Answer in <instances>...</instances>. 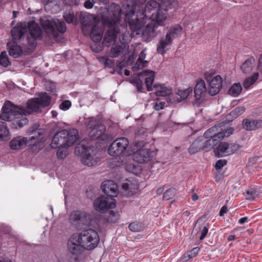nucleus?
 <instances>
[{"mask_svg": "<svg viewBox=\"0 0 262 262\" xmlns=\"http://www.w3.org/2000/svg\"><path fill=\"white\" fill-rule=\"evenodd\" d=\"M29 31L27 34L25 42L23 43L25 49L28 51L32 52L36 47L37 40H40L42 38V32L41 28L35 21L29 22L27 24L25 22H20L12 28L11 31L12 38L15 41H18L24 39L26 33Z\"/></svg>", "mask_w": 262, "mask_h": 262, "instance_id": "obj_4", "label": "nucleus"}, {"mask_svg": "<svg viewBox=\"0 0 262 262\" xmlns=\"http://www.w3.org/2000/svg\"><path fill=\"white\" fill-rule=\"evenodd\" d=\"M247 220H248L247 217H244L241 218L238 220V223L241 224H243L245 223Z\"/></svg>", "mask_w": 262, "mask_h": 262, "instance_id": "obj_64", "label": "nucleus"}, {"mask_svg": "<svg viewBox=\"0 0 262 262\" xmlns=\"http://www.w3.org/2000/svg\"><path fill=\"white\" fill-rule=\"evenodd\" d=\"M239 148V145L236 143H231L225 142H221L218 146L214 149L215 155L218 157L229 156L233 154Z\"/></svg>", "mask_w": 262, "mask_h": 262, "instance_id": "obj_15", "label": "nucleus"}, {"mask_svg": "<svg viewBox=\"0 0 262 262\" xmlns=\"http://www.w3.org/2000/svg\"><path fill=\"white\" fill-rule=\"evenodd\" d=\"M95 3H93V2H91L90 1H86L84 4V6L86 9H91L93 7V4Z\"/></svg>", "mask_w": 262, "mask_h": 262, "instance_id": "obj_58", "label": "nucleus"}, {"mask_svg": "<svg viewBox=\"0 0 262 262\" xmlns=\"http://www.w3.org/2000/svg\"><path fill=\"white\" fill-rule=\"evenodd\" d=\"M227 161L225 160H218L215 165V168L216 169H221L224 166L226 165Z\"/></svg>", "mask_w": 262, "mask_h": 262, "instance_id": "obj_49", "label": "nucleus"}, {"mask_svg": "<svg viewBox=\"0 0 262 262\" xmlns=\"http://www.w3.org/2000/svg\"><path fill=\"white\" fill-rule=\"evenodd\" d=\"M164 105H165V102H154L153 103V107L155 108V110L156 111H159L160 110L163 109L164 107Z\"/></svg>", "mask_w": 262, "mask_h": 262, "instance_id": "obj_51", "label": "nucleus"}, {"mask_svg": "<svg viewBox=\"0 0 262 262\" xmlns=\"http://www.w3.org/2000/svg\"><path fill=\"white\" fill-rule=\"evenodd\" d=\"M66 5H71L74 4L75 0H62Z\"/></svg>", "mask_w": 262, "mask_h": 262, "instance_id": "obj_62", "label": "nucleus"}, {"mask_svg": "<svg viewBox=\"0 0 262 262\" xmlns=\"http://www.w3.org/2000/svg\"><path fill=\"white\" fill-rule=\"evenodd\" d=\"M223 132V131H222ZM233 132V129L232 128H230L229 129H228L226 132H224V133H225V135H227V136H230L231 134H232Z\"/></svg>", "mask_w": 262, "mask_h": 262, "instance_id": "obj_63", "label": "nucleus"}, {"mask_svg": "<svg viewBox=\"0 0 262 262\" xmlns=\"http://www.w3.org/2000/svg\"><path fill=\"white\" fill-rule=\"evenodd\" d=\"M153 152L149 149H142L137 151L134 155V160L140 163H146L149 161L152 157Z\"/></svg>", "mask_w": 262, "mask_h": 262, "instance_id": "obj_20", "label": "nucleus"}, {"mask_svg": "<svg viewBox=\"0 0 262 262\" xmlns=\"http://www.w3.org/2000/svg\"><path fill=\"white\" fill-rule=\"evenodd\" d=\"M93 3L106 4L108 0H92Z\"/></svg>", "mask_w": 262, "mask_h": 262, "instance_id": "obj_61", "label": "nucleus"}, {"mask_svg": "<svg viewBox=\"0 0 262 262\" xmlns=\"http://www.w3.org/2000/svg\"><path fill=\"white\" fill-rule=\"evenodd\" d=\"M199 251V248L198 247L193 248L188 254V258H187L186 260H187L188 259L195 256V255L198 253Z\"/></svg>", "mask_w": 262, "mask_h": 262, "instance_id": "obj_50", "label": "nucleus"}, {"mask_svg": "<svg viewBox=\"0 0 262 262\" xmlns=\"http://www.w3.org/2000/svg\"><path fill=\"white\" fill-rule=\"evenodd\" d=\"M227 207L226 206H223L220 211V215L221 216H223L224 215L225 213H226L227 211Z\"/></svg>", "mask_w": 262, "mask_h": 262, "instance_id": "obj_60", "label": "nucleus"}, {"mask_svg": "<svg viewBox=\"0 0 262 262\" xmlns=\"http://www.w3.org/2000/svg\"><path fill=\"white\" fill-rule=\"evenodd\" d=\"M10 138V135L5 122L0 121V140L7 141Z\"/></svg>", "mask_w": 262, "mask_h": 262, "instance_id": "obj_31", "label": "nucleus"}, {"mask_svg": "<svg viewBox=\"0 0 262 262\" xmlns=\"http://www.w3.org/2000/svg\"><path fill=\"white\" fill-rule=\"evenodd\" d=\"M255 63V60L254 58L251 56L247 58L243 63V66H249L251 64H254Z\"/></svg>", "mask_w": 262, "mask_h": 262, "instance_id": "obj_52", "label": "nucleus"}, {"mask_svg": "<svg viewBox=\"0 0 262 262\" xmlns=\"http://www.w3.org/2000/svg\"><path fill=\"white\" fill-rule=\"evenodd\" d=\"M155 72L145 70L140 73L137 76L130 79V82L135 85L139 92H142L143 89V79L144 78L147 90L148 91H152L154 88L152 85L154 80Z\"/></svg>", "mask_w": 262, "mask_h": 262, "instance_id": "obj_8", "label": "nucleus"}, {"mask_svg": "<svg viewBox=\"0 0 262 262\" xmlns=\"http://www.w3.org/2000/svg\"><path fill=\"white\" fill-rule=\"evenodd\" d=\"M40 23L47 35L54 38H57L58 33L55 29L54 20L41 19Z\"/></svg>", "mask_w": 262, "mask_h": 262, "instance_id": "obj_16", "label": "nucleus"}, {"mask_svg": "<svg viewBox=\"0 0 262 262\" xmlns=\"http://www.w3.org/2000/svg\"><path fill=\"white\" fill-rule=\"evenodd\" d=\"M176 193V190L173 188H170L167 190L163 194V199L168 200L172 198Z\"/></svg>", "mask_w": 262, "mask_h": 262, "instance_id": "obj_44", "label": "nucleus"}, {"mask_svg": "<svg viewBox=\"0 0 262 262\" xmlns=\"http://www.w3.org/2000/svg\"><path fill=\"white\" fill-rule=\"evenodd\" d=\"M67 155V150L66 149H61L60 148L58 150L57 152V156L58 159H63Z\"/></svg>", "mask_w": 262, "mask_h": 262, "instance_id": "obj_47", "label": "nucleus"}, {"mask_svg": "<svg viewBox=\"0 0 262 262\" xmlns=\"http://www.w3.org/2000/svg\"><path fill=\"white\" fill-rule=\"evenodd\" d=\"M246 199L250 201L254 200L258 195L257 192L254 190H249L247 191Z\"/></svg>", "mask_w": 262, "mask_h": 262, "instance_id": "obj_46", "label": "nucleus"}, {"mask_svg": "<svg viewBox=\"0 0 262 262\" xmlns=\"http://www.w3.org/2000/svg\"><path fill=\"white\" fill-rule=\"evenodd\" d=\"M245 111V107L243 106H238L232 111L230 115L233 118H237L243 114Z\"/></svg>", "mask_w": 262, "mask_h": 262, "instance_id": "obj_41", "label": "nucleus"}, {"mask_svg": "<svg viewBox=\"0 0 262 262\" xmlns=\"http://www.w3.org/2000/svg\"><path fill=\"white\" fill-rule=\"evenodd\" d=\"M213 73L206 72L205 74V79L209 83L208 93L211 96L218 94L222 86V78L220 75L213 77Z\"/></svg>", "mask_w": 262, "mask_h": 262, "instance_id": "obj_13", "label": "nucleus"}, {"mask_svg": "<svg viewBox=\"0 0 262 262\" xmlns=\"http://www.w3.org/2000/svg\"><path fill=\"white\" fill-rule=\"evenodd\" d=\"M243 73L245 74H249L252 71V67H240Z\"/></svg>", "mask_w": 262, "mask_h": 262, "instance_id": "obj_57", "label": "nucleus"}, {"mask_svg": "<svg viewBox=\"0 0 262 262\" xmlns=\"http://www.w3.org/2000/svg\"><path fill=\"white\" fill-rule=\"evenodd\" d=\"M95 209L97 211L105 212L116 206V201L114 198L102 195L98 198L94 202Z\"/></svg>", "mask_w": 262, "mask_h": 262, "instance_id": "obj_14", "label": "nucleus"}, {"mask_svg": "<svg viewBox=\"0 0 262 262\" xmlns=\"http://www.w3.org/2000/svg\"><path fill=\"white\" fill-rule=\"evenodd\" d=\"M75 152L77 155H82L81 162L88 166H93L98 161L99 158L96 156V150L86 149V147L83 145H78L75 147Z\"/></svg>", "mask_w": 262, "mask_h": 262, "instance_id": "obj_9", "label": "nucleus"}, {"mask_svg": "<svg viewBox=\"0 0 262 262\" xmlns=\"http://www.w3.org/2000/svg\"><path fill=\"white\" fill-rule=\"evenodd\" d=\"M164 21L162 20H151L145 27L142 28L143 25L140 29V33L137 34L130 29L132 35H141L143 40L145 41H149L154 38L157 36L161 32V29L164 26Z\"/></svg>", "mask_w": 262, "mask_h": 262, "instance_id": "obj_6", "label": "nucleus"}, {"mask_svg": "<svg viewBox=\"0 0 262 262\" xmlns=\"http://www.w3.org/2000/svg\"><path fill=\"white\" fill-rule=\"evenodd\" d=\"M63 17L66 22L68 24L74 23H77V18L75 16L74 11L73 10H69L64 12Z\"/></svg>", "mask_w": 262, "mask_h": 262, "instance_id": "obj_37", "label": "nucleus"}, {"mask_svg": "<svg viewBox=\"0 0 262 262\" xmlns=\"http://www.w3.org/2000/svg\"><path fill=\"white\" fill-rule=\"evenodd\" d=\"M242 88L241 85L238 83L233 84L228 91V93L231 96L236 97L238 96L242 92Z\"/></svg>", "mask_w": 262, "mask_h": 262, "instance_id": "obj_36", "label": "nucleus"}, {"mask_svg": "<svg viewBox=\"0 0 262 262\" xmlns=\"http://www.w3.org/2000/svg\"><path fill=\"white\" fill-rule=\"evenodd\" d=\"M71 106V102L69 100H64L59 105L60 109L62 110H67Z\"/></svg>", "mask_w": 262, "mask_h": 262, "instance_id": "obj_48", "label": "nucleus"}, {"mask_svg": "<svg viewBox=\"0 0 262 262\" xmlns=\"http://www.w3.org/2000/svg\"><path fill=\"white\" fill-rule=\"evenodd\" d=\"M76 129H63L56 134L53 138L51 146L53 148L69 147L78 139Z\"/></svg>", "mask_w": 262, "mask_h": 262, "instance_id": "obj_5", "label": "nucleus"}, {"mask_svg": "<svg viewBox=\"0 0 262 262\" xmlns=\"http://www.w3.org/2000/svg\"><path fill=\"white\" fill-rule=\"evenodd\" d=\"M28 122V120L25 117H23L21 119H16L15 120H14L13 121V124L15 126V128H21L23 127L24 126L27 124Z\"/></svg>", "mask_w": 262, "mask_h": 262, "instance_id": "obj_43", "label": "nucleus"}, {"mask_svg": "<svg viewBox=\"0 0 262 262\" xmlns=\"http://www.w3.org/2000/svg\"><path fill=\"white\" fill-rule=\"evenodd\" d=\"M153 90L155 91L157 96H166L172 93V89L170 87L159 83H155L154 85Z\"/></svg>", "mask_w": 262, "mask_h": 262, "instance_id": "obj_26", "label": "nucleus"}, {"mask_svg": "<svg viewBox=\"0 0 262 262\" xmlns=\"http://www.w3.org/2000/svg\"><path fill=\"white\" fill-rule=\"evenodd\" d=\"M30 135H32L30 140H35V142H42L45 141V132L44 129L39 128L37 124H34L32 127H30L28 130Z\"/></svg>", "mask_w": 262, "mask_h": 262, "instance_id": "obj_19", "label": "nucleus"}, {"mask_svg": "<svg viewBox=\"0 0 262 262\" xmlns=\"http://www.w3.org/2000/svg\"><path fill=\"white\" fill-rule=\"evenodd\" d=\"M86 123L88 127L92 129L89 134L92 139L95 140L100 138L104 139L103 136L105 133V127L99 120L94 118H90Z\"/></svg>", "mask_w": 262, "mask_h": 262, "instance_id": "obj_11", "label": "nucleus"}, {"mask_svg": "<svg viewBox=\"0 0 262 262\" xmlns=\"http://www.w3.org/2000/svg\"><path fill=\"white\" fill-rule=\"evenodd\" d=\"M132 184H129L127 183H123L122 185V188L125 191H130L132 192V194H133L134 191H133L132 189Z\"/></svg>", "mask_w": 262, "mask_h": 262, "instance_id": "obj_55", "label": "nucleus"}, {"mask_svg": "<svg viewBox=\"0 0 262 262\" xmlns=\"http://www.w3.org/2000/svg\"><path fill=\"white\" fill-rule=\"evenodd\" d=\"M203 140L201 141L203 145V150L205 151H208L211 150L214 146L216 145L221 140L218 139H205L204 137H202Z\"/></svg>", "mask_w": 262, "mask_h": 262, "instance_id": "obj_28", "label": "nucleus"}, {"mask_svg": "<svg viewBox=\"0 0 262 262\" xmlns=\"http://www.w3.org/2000/svg\"><path fill=\"white\" fill-rule=\"evenodd\" d=\"M217 126H214L207 129L204 134L203 136L200 137H204L205 139H218L222 140L225 137V133L223 132H217Z\"/></svg>", "mask_w": 262, "mask_h": 262, "instance_id": "obj_23", "label": "nucleus"}, {"mask_svg": "<svg viewBox=\"0 0 262 262\" xmlns=\"http://www.w3.org/2000/svg\"><path fill=\"white\" fill-rule=\"evenodd\" d=\"M7 46L9 48V55L14 58L18 57L22 53L21 47L17 45L14 42L13 43H8Z\"/></svg>", "mask_w": 262, "mask_h": 262, "instance_id": "obj_29", "label": "nucleus"}, {"mask_svg": "<svg viewBox=\"0 0 262 262\" xmlns=\"http://www.w3.org/2000/svg\"><path fill=\"white\" fill-rule=\"evenodd\" d=\"M258 77V73H254L251 77L247 78L244 82V87L246 89H248L252 84H253Z\"/></svg>", "mask_w": 262, "mask_h": 262, "instance_id": "obj_38", "label": "nucleus"}, {"mask_svg": "<svg viewBox=\"0 0 262 262\" xmlns=\"http://www.w3.org/2000/svg\"><path fill=\"white\" fill-rule=\"evenodd\" d=\"M96 17L88 12H81L79 15V20L84 27L93 25L96 21Z\"/></svg>", "mask_w": 262, "mask_h": 262, "instance_id": "obj_25", "label": "nucleus"}, {"mask_svg": "<svg viewBox=\"0 0 262 262\" xmlns=\"http://www.w3.org/2000/svg\"><path fill=\"white\" fill-rule=\"evenodd\" d=\"M145 56L146 54H145L144 51H142L140 53L139 58L135 66H140L141 63L143 64L147 63V61L144 60Z\"/></svg>", "mask_w": 262, "mask_h": 262, "instance_id": "obj_45", "label": "nucleus"}, {"mask_svg": "<svg viewBox=\"0 0 262 262\" xmlns=\"http://www.w3.org/2000/svg\"><path fill=\"white\" fill-rule=\"evenodd\" d=\"M243 125L246 130H255L262 127V120L245 119L243 121Z\"/></svg>", "mask_w": 262, "mask_h": 262, "instance_id": "obj_24", "label": "nucleus"}, {"mask_svg": "<svg viewBox=\"0 0 262 262\" xmlns=\"http://www.w3.org/2000/svg\"><path fill=\"white\" fill-rule=\"evenodd\" d=\"M77 238V234H73L68 241V247L71 253L78 255L82 252L83 247L80 243L79 239Z\"/></svg>", "mask_w": 262, "mask_h": 262, "instance_id": "obj_17", "label": "nucleus"}, {"mask_svg": "<svg viewBox=\"0 0 262 262\" xmlns=\"http://www.w3.org/2000/svg\"><path fill=\"white\" fill-rule=\"evenodd\" d=\"M51 98L46 93H41L36 98L30 99L26 107L13 105L11 102H6L0 113V119L7 121L14 119L18 115H29L34 113H40L41 109L50 104Z\"/></svg>", "mask_w": 262, "mask_h": 262, "instance_id": "obj_3", "label": "nucleus"}, {"mask_svg": "<svg viewBox=\"0 0 262 262\" xmlns=\"http://www.w3.org/2000/svg\"><path fill=\"white\" fill-rule=\"evenodd\" d=\"M100 61L101 62L104 63V66H110L111 64H112V60L110 59H108V58H106L105 57H101L99 59Z\"/></svg>", "mask_w": 262, "mask_h": 262, "instance_id": "obj_53", "label": "nucleus"}, {"mask_svg": "<svg viewBox=\"0 0 262 262\" xmlns=\"http://www.w3.org/2000/svg\"><path fill=\"white\" fill-rule=\"evenodd\" d=\"M182 31V27L178 25L174 27L170 28L169 31L167 33L166 35L171 39L173 40L181 34Z\"/></svg>", "mask_w": 262, "mask_h": 262, "instance_id": "obj_34", "label": "nucleus"}, {"mask_svg": "<svg viewBox=\"0 0 262 262\" xmlns=\"http://www.w3.org/2000/svg\"><path fill=\"white\" fill-rule=\"evenodd\" d=\"M28 141L27 138L21 136H17L10 142V147L11 149L16 150L24 149L26 147Z\"/></svg>", "mask_w": 262, "mask_h": 262, "instance_id": "obj_21", "label": "nucleus"}, {"mask_svg": "<svg viewBox=\"0 0 262 262\" xmlns=\"http://www.w3.org/2000/svg\"><path fill=\"white\" fill-rule=\"evenodd\" d=\"M119 215L118 213H115L113 212L111 213L110 220H111L112 222H115L119 219Z\"/></svg>", "mask_w": 262, "mask_h": 262, "instance_id": "obj_54", "label": "nucleus"}, {"mask_svg": "<svg viewBox=\"0 0 262 262\" xmlns=\"http://www.w3.org/2000/svg\"><path fill=\"white\" fill-rule=\"evenodd\" d=\"M55 27L58 33H63L66 32L67 28L64 21H60L59 19L55 20Z\"/></svg>", "mask_w": 262, "mask_h": 262, "instance_id": "obj_39", "label": "nucleus"}, {"mask_svg": "<svg viewBox=\"0 0 262 262\" xmlns=\"http://www.w3.org/2000/svg\"><path fill=\"white\" fill-rule=\"evenodd\" d=\"M101 188L107 196L113 198L118 194L117 185L112 180L104 181L101 185Z\"/></svg>", "mask_w": 262, "mask_h": 262, "instance_id": "obj_18", "label": "nucleus"}, {"mask_svg": "<svg viewBox=\"0 0 262 262\" xmlns=\"http://www.w3.org/2000/svg\"><path fill=\"white\" fill-rule=\"evenodd\" d=\"M77 237L83 248L86 250L94 249L97 246L100 241L98 233L92 228L83 230L80 233L77 234Z\"/></svg>", "mask_w": 262, "mask_h": 262, "instance_id": "obj_7", "label": "nucleus"}, {"mask_svg": "<svg viewBox=\"0 0 262 262\" xmlns=\"http://www.w3.org/2000/svg\"><path fill=\"white\" fill-rule=\"evenodd\" d=\"M125 45L124 44L112 47L110 52V56L116 58L123 54Z\"/></svg>", "mask_w": 262, "mask_h": 262, "instance_id": "obj_32", "label": "nucleus"}, {"mask_svg": "<svg viewBox=\"0 0 262 262\" xmlns=\"http://www.w3.org/2000/svg\"><path fill=\"white\" fill-rule=\"evenodd\" d=\"M70 220L73 224L81 228L94 225L95 223L91 214L80 211L72 212L70 215Z\"/></svg>", "mask_w": 262, "mask_h": 262, "instance_id": "obj_10", "label": "nucleus"}, {"mask_svg": "<svg viewBox=\"0 0 262 262\" xmlns=\"http://www.w3.org/2000/svg\"><path fill=\"white\" fill-rule=\"evenodd\" d=\"M194 96L197 100L204 98L208 93L204 80H200L197 82L194 89Z\"/></svg>", "mask_w": 262, "mask_h": 262, "instance_id": "obj_22", "label": "nucleus"}, {"mask_svg": "<svg viewBox=\"0 0 262 262\" xmlns=\"http://www.w3.org/2000/svg\"><path fill=\"white\" fill-rule=\"evenodd\" d=\"M167 17L166 9L162 8L155 0L149 1L145 5L144 10L135 12L134 6L126 12L125 19L128 21L130 29L137 34L139 33L141 27L144 24V18L154 20L165 21Z\"/></svg>", "mask_w": 262, "mask_h": 262, "instance_id": "obj_1", "label": "nucleus"}, {"mask_svg": "<svg viewBox=\"0 0 262 262\" xmlns=\"http://www.w3.org/2000/svg\"><path fill=\"white\" fill-rule=\"evenodd\" d=\"M129 229L133 232H140L144 229L143 225L139 223L134 222L130 223L128 226Z\"/></svg>", "mask_w": 262, "mask_h": 262, "instance_id": "obj_40", "label": "nucleus"}, {"mask_svg": "<svg viewBox=\"0 0 262 262\" xmlns=\"http://www.w3.org/2000/svg\"><path fill=\"white\" fill-rule=\"evenodd\" d=\"M131 1L132 3L134 4V5L132 6V7L134 6V8H135V5L142 4L144 3L146 0H131Z\"/></svg>", "mask_w": 262, "mask_h": 262, "instance_id": "obj_59", "label": "nucleus"}, {"mask_svg": "<svg viewBox=\"0 0 262 262\" xmlns=\"http://www.w3.org/2000/svg\"><path fill=\"white\" fill-rule=\"evenodd\" d=\"M208 231V228L206 226L204 227L201 231V235L200 237V240H203L204 238V237L207 234Z\"/></svg>", "mask_w": 262, "mask_h": 262, "instance_id": "obj_56", "label": "nucleus"}, {"mask_svg": "<svg viewBox=\"0 0 262 262\" xmlns=\"http://www.w3.org/2000/svg\"><path fill=\"white\" fill-rule=\"evenodd\" d=\"M91 39L94 42H99L101 40L102 34L99 31V28L96 25H94L91 29L90 33Z\"/></svg>", "mask_w": 262, "mask_h": 262, "instance_id": "obj_33", "label": "nucleus"}, {"mask_svg": "<svg viewBox=\"0 0 262 262\" xmlns=\"http://www.w3.org/2000/svg\"><path fill=\"white\" fill-rule=\"evenodd\" d=\"M172 40L166 35L165 38L160 39L157 47V51L159 53L163 54L170 47Z\"/></svg>", "mask_w": 262, "mask_h": 262, "instance_id": "obj_27", "label": "nucleus"}, {"mask_svg": "<svg viewBox=\"0 0 262 262\" xmlns=\"http://www.w3.org/2000/svg\"><path fill=\"white\" fill-rule=\"evenodd\" d=\"M202 138H197L191 144L188 148V151L191 154H193L203 149Z\"/></svg>", "mask_w": 262, "mask_h": 262, "instance_id": "obj_30", "label": "nucleus"}, {"mask_svg": "<svg viewBox=\"0 0 262 262\" xmlns=\"http://www.w3.org/2000/svg\"><path fill=\"white\" fill-rule=\"evenodd\" d=\"M128 144L129 142L127 138H117L110 145L108 152L112 156L122 155L126 150Z\"/></svg>", "mask_w": 262, "mask_h": 262, "instance_id": "obj_12", "label": "nucleus"}, {"mask_svg": "<svg viewBox=\"0 0 262 262\" xmlns=\"http://www.w3.org/2000/svg\"><path fill=\"white\" fill-rule=\"evenodd\" d=\"M11 64L6 52L3 51L0 54V65L9 66Z\"/></svg>", "mask_w": 262, "mask_h": 262, "instance_id": "obj_42", "label": "nucleus"}, {"mask_svg": "<svg viewBox=\"0 0 262 262\" xmlns=\"http://www.w3.org/2000/svg\"><path fill=\"white\" fill-rule=\"evenodd\" d=\"M192 91V89L191 88H189L185 90H179L177 92L176 100L178 102H180L182 100L185 99Z\"/></svg>", "mask_w": 262, "mask_h": 262, "instance_id": "obj_35", "label": "nucleus"}, {"mask_svg": "<svg viewBox=\"0 0 262 262\" xmlns=\"http://www.w3.org/2000/svg\"><path fill=\"white\" fill-rule=\"evenodd\" d=\"M122 10L116 4H111L106 11V14L102 15L101 20L104 24L108 25V29L103 37V46L110 47L113 45L118 37L122 41L127 37V27L125 25H118L120 21Z\"/></svg>", "mask_w": 262, "mask_h": 262, "instance_id": "obj_2", "label": "nucleus"}]
</instances>
